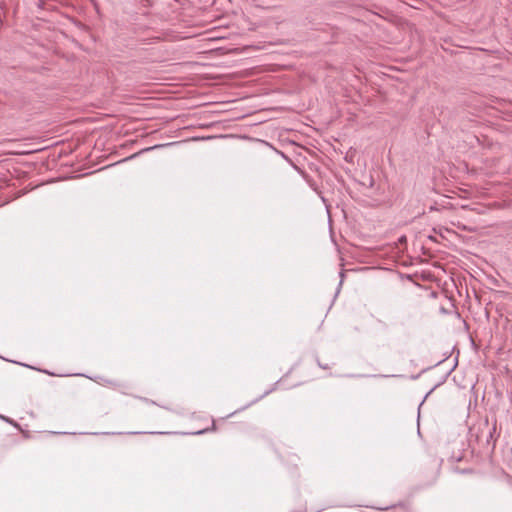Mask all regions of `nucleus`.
<instances>
[{"mask_svg":"<svg viewBox=\"0 0 512 512\" xmlns=\"http://www.w3.org/2000/svg\"><path fill=\"white\" fill-rule=\"evenodd\" d=\"M480 433L481 435L477 434V438H480L482 436H485V440L487 445L490 444V440L493 438V434L496 430V425L494 424L492 427L489 426V422L486 419L484 423L482 424V427H480Z\"/></svg>","mask_w":512,"mask_h":512,"instance_id":"f257e3e1","label":"nucleus"},{"mask_svg":"<svg viewBox=\"0 0 512 512\" xmlns=\"http://www.w3.org/2000/svg\"><path fill=\"white\" fill-rule=\"evenodd\" d=\"M139 432H130L129 434H132V435H135V434H138Z\"/></svg>","mask_w":512,"mask_h":512,"instance_id":"0eeeda50","label":"nucleus"},{"mask_svg":"<svg viewBox=\"0 0 512 512\" xmlns=\"http://www.w3.org/2000/svg\"><path fill=\"white\" fill-rule=\"evenodd\" d=\"M317 363H318L319 367L324 369V370H329V369H331L335 365L333 362L322 363L319 359L317 360Z\"/></svg>","mask_w":512,"mask_h":512,"instance_id":"20e7f679","label":"nucleus"},{"mask_svg":"<svg viewBox=\"0 0 512 512\" xmlns=\"http://www.w3.org/2000/svg\"><path fill=\"white\" fill-rule=\"evenodd\" d=\"M299 460V457L296 454L293 453H287L283 456V461L286 464H291L293 467H297V461Z\"/></svg>","mask_w":512,"mask_h":512,"instance_id":"f03ea898","label":"nucleus"},{"mask_svg":"<svg viewBox=\"0 0 512 512\" xmlns=\"http://www.w3.org/2000/svg\"><path fill=\"white\" fill-rule=\"evenodd\" d=\"M38 370H39V371H41V372H43V373H46V374H48V375H53V373H50V372H48L47 370H41V369H38Z\"/></svg>","mask_w":512,"mask_h":512,"instance_id":"423d86ee","label":"nucleus"},{"mask_svg":"<svg viewBox=\"0 0 512 512\" xmlns=\"http://www.w3.org/2000/svg\"><path fill=\"white\" fill-rule=\"evenodd\" d=\"M0 419L4 420L5 422L9 423L10 425H12V426H14L16 428H19V424L15 420H13V419H11L9 417H6L4 415H0Z\"/></svg>","mask_w":512,"mask_h":512,"instance_id":"39448f33","label":"nucleus"},{"mask_svg":"<svg viewBox=\"0 0 512 512\" xmlns=\"http://www.w3.org/2000/svg\"><path fill=\"white\" fill-rule=\"evenodd\" d=\"M210 431H216V424H215L214 420L211 421L210 428H205V429L199 430V431L195 432V434H203V433L210 432Z\"/></svg>","mask_w":512,"mask_h":512,"instance_id":"7ed1b4c3","label":"nucleus"}]
</instances>
